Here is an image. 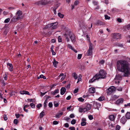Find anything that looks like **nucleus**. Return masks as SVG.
<instances>
[{"label":"nucleus","instance_id":"c85d7f7f","mask_svg":"<svg viewBox=\"0 0 130 130\" xmlns=\"http://www.w3.org/2000/svg\"><path fill=\"white\" fill-rule=\"evenodd\" d=\"M83 111L85 112V111H84V108H82L80 107L79 108V112L82 113Z\"/></svg>","mask_w":130,"mask_h":130},{"label":"nucleus","instance_id":"69168bd1","mask_svg":"<svg viewBox=\"0 0 130 130\" xmlns=\"http://www.w3.org/2000/svg\"><path fill=\"white\" fill-rule=\"evenodd\" d=\"M93 3L94 5H96L98 4V3L95 1H94Z\"/></svg>","mask_w":130,"mask_h":130},{"label":"nucleus","instance_id":"49530a36","mask_svg":"<svg viewBox=\"0 0 130 130\" xmlns=\"http://www.w3.org/2000/svg\"><path fill=\"white\" fill-rule=\"evenodd\" d=\"M68 47L70 49L72 50L73 47H72V46H71L70 44H68L67 45Z\"/></svg>","mask_w":130,"mask_h":130},{"label":"nucleus","instance_id":"13d9d810","mask_svg":"<svg viewBox=\"0 0 130 130\" xmlns=\"http://www.w3.org/2000/svg\"><path fill=\"white\" fill-rule=\"evenodd\" d=\"M78 90V88L75 89L74 91V93H76L77 92Z\"/></svg>","mask_w":130,"mask_h":130},{"label":"nucleus","instance_id":"f8f14e48","mask_svg":"<svg viewBox=\"0 0 130 130\" xmlns=\"http://www.w3.org/2000/svg\"><path fill=\"white\" fill-rule=\"evenodd\" d=\"M120 35L119 34L115 33L113 35V38L114 39H118L120 38Z\"/></svg>","mask_w":130,"mask_h":130},{"label":"nucleus","instance_id":"b1692460","mask_svg":"<svg viewBox=\"0 0 130 130\" xmlns=\"http://www.w3.org/2000/svg\"><path fill=\"white\" fill-rule=\"evenodd\" d=\"M126 118V119H130V112H127L125 115Z\"/></svg>","mask_w":130,"mask_h":130},{"label":"nucleus","instance_id":"79ce46f5","mask_svg":"<svg viewBox=\"0 0 130 130\" xmlns=\"http://www.w3.org/2000/svg\"><path fill=\"white\" fill-rule=\"evenodd\" d=\"M79 3V1H76L74 2V5L75 6H76Z\"/></svg>","mask_w":130,"mask_h":130},{"label":"nucleus","instance_id":"864d4df0","mask_svg":"<svg viewBox=\"0 0 130 130\" xmlns=\"http://www.w3.org/2000/svg\"><path fill=\"white\" fill-rule=\"evenodd\" d=\"M53 123L54 125H57L58 124V122L56 121H54L53 122Z\"/></svg>","mask_w":130,"mask_h":130},{"label":"nucleus","instance_id":"9b49d317","mask_svg":"<svg viewBox=\"0 0 130 130\" xmlns=\"http://www.w3.org/2000/svg\"><path fill=\"white\" fill-rule=\"evenodd\" d=\"M48 2L44 0H43L41 1H40L39 2V3L41 5H45L47 4Z\"/></svg>","mask_w":130,"mask_h":130},{"label":"nucleus","instance_id":"603ef678","mask_svg":"<svg viewBox=\"0 0 130 130\" xmlns=\"http://www.w3.org/2000/svg\"><path fill=\"white\" fill-rule=\"evenodd\" d=\"M120 128V126L119 125H117L116 127V130H119Z\"/></svg>","mask_w":130,"mask_h":130},{"label":"nucleus","instance_id":"423d86ee","mask_svg":"<svg viewBox=\"0 0 130 130\" xmlns=\"http://www.w3.org/2000/svg\"><path fill=\"white\" fill-rule=\"evenodd\" d=\"M116 88L115 87L113 86H111L108 89L107 91V94L108 95H110L113 93L115 90Z\"/></svg>","mask_w":130,"mask_h":130},{"label":"nucleus","instance_id":"3c124183","mask_svg":"<svg viewBox=\"0 0 130 130\" xmlns=\"http://www.w3.org/2000/svg\"><path fill=\"white\" fill-rule=\"evenodd\" d=\"M14 123L16 124H17L18 123V120L17 119H14L13 121Z\"/></svg>","mask_w":130,"mask_h":130},{"label":"nucleus","instance_id":"f3484780","mask_svg":"<svg viewBox=\"0 0 130 130\" xmlns=\"http://www.w3.org/2000/svg\"><path fill=\"white\" fill-rule=\"evenodd\" d=\"M89 91L90 93H94L95 92V88L93 87L90 88L89 89Z\"/></svg>","mask_w":130,"mask_h":130},{"label":"nucleus","instance_id":"8fccbe9b","mask_svg":"<svg viewBox=\"0 0 130 130\" xmlns=\"http://www.w3.org/2000/svg\"><path fill=\"white\" fill-rule=\"evenodd\" d=\"M86 122H82L81 123V125L82 126H83L86 125Z\"/></svg>","mask_w":130,"mask_h":130},{"label":"nucleus","instance_id":"9d476101","mask_svg":"<svg viewBox=\"0 0 130 130\" xmlns=\"http://www.w3.org/2000/svg\"><path fill=\"white\" fill-rule=\"evenodd\" d=\"M91 108L90 105L89 104H87L85 108H84V110L85 111L89 110Z\"/></svg>","mask_w":130,"mask_h":130},{"label":"nucleus","instance_id":"4468645a","mask_svg":"<svg viewBox=\"0 0 130 130\" xmlns=\"http://www.w3.org/2000/svg\"><path fill=\"white\" fill-rule=\"evenodd\" d=\"M66 91V89L64 87H62L60 89V94L61 95H63Z\"/></svg>","mask_w":130,"mask_h":130},{"label":"nucleus","instance_id":"4be33fe9","mask_svg":"<svg viewBox=\"0 0 130 130\" xmlns=\"http://www.w3.org/2000/svg\"><path fill=\"white\" fill-rule=\"evenodd\" d=\"M110 120L111 121H113L115 120V117L113 115H111L109 117Z\"/></svg>","mask_w":130,"mask_h":130},{"label":"nucleus","instance_id":"bf43d9fd","mask_svg":"<svg viewBox=\"0 0 130 130\" xmlns=\"http://www.w3.org/2000/svg\"><path fill=\"white\" fill-rule=\"evenodd\" d=\"M71 98V96L69 95L66 98V99L67 100H69Z\"/></svg>","mask_w":130,"mask_h":130},{"label":"nucleus","instance_id":"a19ab883","mask_svg":"<svg viewBox=\"0 0 130 130\" xmlns=\"http://www.w3.org/2000/svg\"><path fill=\"white\" fill-rule=\"evenodd\" d=\"M58 41L59 42H61L62 41V38L60 36H59L58 37Z\"/></svg>","mask_w":130,"mask_h":130},{"label":"nucleus","instance_id":"c756f323","mask_svg":"<svg viewBox=\"0 0 130 130\" xmlns=\"http://www.w3.org/2000/svg\"><path fill=\"white\" fill-rule=\"evenodd\" d=\"M104 99V97L101 96L98 99V100L100 101H101L103 100Z\"/></svg>","mask_w":130,"mask_h":130},{"label":"nucleus","instance_id":"680f3d73","mask_svg":"<svg viewBox=\"0 0 130 130\" xmlns=\"http://www.w3.org/2000/svg\"><path fill=\"white\" fill-rule=\"evenodd\" d=\"M42 106V104H38L37 106L36 107L38 108H39L40 107Z\"/></svg>","mask_w":130,"mask_h":130},{"label":"nucleus","instance_id":"f704fd0d","mask_svg":"<svg viewBox=\"0 0 130 130\" xmlns=\"http://www.w3.org/2000/svg\"><path fill=\"white\" fill-rule=\"evenodd\" d=\"M118 96L116 95H114L112 97V100H115L118 98Z\"/></svg>","mask_w":130,"mask_h":130},{"label":"nucleus","instance_id":"412c9836","mask_svg":"<svg viewBox=\"0 0 130 130\" xmlns=\"http://www.w3.org/2000/svg\"><path fill=\"white\" fill-rule=\"evenodd\" d=\"M126 121V120L124 117H122L121 120V122L123 124H124Z\"/></svg>","mask_w":130,"mask_h":130},{"label":"nucleus","instance_id":"6ab92c4d","mask_svg":"<svg viewBox=\"0 0 130 130\" xmlns=\"http://www.w3.org/2000/svg\"><path fill=\"white\" fill-rule=\"evenodd\" d=\"M96 25H103L104 24L102 22L100 21H98L94 23Z\"/></svg>","mask_w":130,"mask_h":130},{"label":"nucleus","instance_id":"0e129e2a","mask_svg":"<svg viewBox=\"0 0 130 130\" xmlns=\"http://www.w3.org/2000/svg\"><path fill=\"white\" fill-rule=\"evenodd\" d=\"M86 119L83 118L81 119V121L82 122H86Z\"/></svg>","mask_w":130,"mask_h":130},{"label":"nucleus","instance_id":"2f4dec72","mask_svg":"<svg viewBox=\"0 0 130 130\" xmlns=\"http://www.w3.org/2000/svg\"><path fill=\"white\" fill-rule=\"evenodd\" d=\"M84 25L85 24H84L83 22L82 23L80 22L79 24V27L80 28H81L83 26H84Z\"/></svg>","mask_w":130,"mask_h":130},{"label":"nucleus","instance_id":"6e6552de","mask_svg":"<svg viewBox=\"0 0 130 130\" xmlns=\"http://www.w3.org/2000/svg\"><path fill=\"white\" fill-rule=\"evenodd\" d=\"M93 106L95 109L99 108L101 105L100 103L95 101L93 102Z\"/></svg>","mask_w":130,"mask_h":130},{"label":"nucleus","instance_id":"cd10ccee","mask_svg":"<svg viewBox=\"0 0 130 130\" xmlns=\"http://www.w3.org/2000/svg\"><path fill=\"white\" fill-rule=\"evenodd\" d=\"M74 78L75 79H76L77 78V74L75 73H73L72 74Z\"/></svg>","mask_w":130,"mask_h":130},{"label":"nucleus","instance_id":"bb28decb","mask_svg":"<svg viewBox=\"0 0 130 130\" xmlns=\"http://www.w3.org/2000/svg\"><path fill=\"white\" fill-rule=\"evenodd\" d=\"M44 112L43 111H42L40 113V118H42L44 116Z\"/></svg>","mask_w":130,"mask_h":130},{"label":"nucleus","instance_id":"a878e982","mask_svg":"<svg viewBox=\"0 0 130 130\" xmlns=\"http://www.w3.org/2000/svg\"><path fill=\"white\" fill-rule=\"evenodd\" d=\"M47 99H46L44 102V108H45L47 106Z\"/></svg>","mask_w":130,"mask_h":130},{"label":"nucleus","instance_id":"e2e57ef3","mask_svg":"<svg viewBox=\"0 0 130 130\" xmlns=\"http://www.w3.org/2000/svg\"><path fill=\"white\" fill-rule=\"evenodd\" d=\"M117 90L118 91H122V88L121 87H119L117 89Z\"/></svg>","mask_w":130,"mask_h":130},{"label":"nucleus","instance_id":"72a5a7b5","mask_svg":"<svg viewBox=\"0 0 130 130\" xmlns=\"http://www.w3.org/2000/svg\"><path fill=\"white\" fill-rule=\"evenodd\" d=\"M78 100L79 101L83 102L84 101V99H83L82 97L79 98L78 99Z\"/></svg>","mask_w":130,"mask_h":130},{"label":"nucleus","instance_id":"4c0bfd02","mask_svg":"<svg viewBox=\"0 0 130 130\" xmlns=\"http://www.w3.org/2000/svg\"><path fill=\"white\" fill-rule=\"evenodd\" d=\"M58 7V6H57V7H54V8L53 11L54 12L55 14H56V9Z\"/></svg>","mask_w":130,"mask_h":130},{"label":"nucleus","instance_id":"0eeeda50","mask_svg":"<svg viewBox=\"0 0 130 130\" xmlns=\"http://www.w3.org/2000/svg\"><path fill=\"white\" fill-rule=\"evenodd\" d=\"M22 15V12L20 10H18L15 16L19 20L23 18V16Z\"/></svg>","mask_w":130,"mask_h":130},{"label":"nucleus","instance_id":"39448f33","mask_svg":"<svg viewBox=\"0 0 130 130\" xmlns=\"http://www.w3.org/2000/svg\"><path fill=\"white\" fill-rule=\"evenodd\" d=\"M92 45V44L91 43H90L88 51H87L86 54V56H91L92 55V50L93 49Z\"/></svg>","mask_w":130,"mask_h":130},{"label":"nucleus","instance_id":"c03bdc74","mask_svg":"<svg viewBox=\"0 0 130 130\" xmlns=\"http://www.w3.org/2000/svg\"><path fill=\"white\" fill-rule=\"evenodd\" d=\"M88 118L89 120H91L93 119V117L91 115H89L88 116Z\"/></svg>","mask_w":130,"mask_h":130},{"label":"nucleus","instance_id":"393cba45","mask_svg":"<svg viewBox=\"0 0 130 130\" xmlns=\"http://www.w3.org/2000/svg\"><path fill=\"white\" fill-rule=\"evenodd\" d=\"M59 90L57 89L54 92H51V93L53 95H54L55 94L58 93L59 92Z\"/></svg>","mask_w":130,"mask_h":130},{"label":"nucleus","instance_id":"c9c22d12","mask_svg":"<svg viewBox=\"0 0 130 130\" xmlns=\"http://www.w3.org/2000/svg\"><path fill=\"white\" fill-rule=\"evenodd\" d=\"M70 119V118L67 117H65L64 118V120H66L67 122H69Z\"/></svg>","mask_w":130,"mask_h":130},{"label":"nucleus","instance_id":"09e8293b","mask_svg":"<svg viewBox=\"0 0 130 130\" xmlns=\"http://www.w3.org/2000/svg\"><path fill=\"white\" fill-rule=\"evenodd\" d=\"M82 56V54H78V55L77 59H80Z\"/></svg>","mask_w":130,"mask_h":130},{"label":"nucleus","instance_id":"aec40b11","mask_svg":"<svg viewBox=\"0 0 130 130\" xmlns=\"http://www.w3.org/2000/svg\"><path fill=\"white\" fill-rule=\"evenodd\" d=\"M62 114V112H60L56 115V117L57 118H59L61 116Z\"/></svg>","mask_w":130,"mask_h":130},{"label":"nucleus","instance_id":"052dcab7","mask_svg":"<svg viewBox=\"0 0 130 130\" xmlns=\"http://www.w3.org/2000/svg\"><path fill=\"white\" fill-rule=\"evenodd\" d=\"M64 126L66 127H69V125L67 123H66L64 124Z\"/></svg>","mask_w":130,"mask_h":130},{"label":"nucleus","instance_id":"7ed1b4c3","mask_svg":"<svg viewBox=\"0 0 130 130\" xmlns=\"http://www.w3.org/2000/svg\"><path fill=\"white\" fill-rule=\"evenodd\" d=\"M65 36L66 39L67 40V42H69V37L73 43H74L76 41L75 36L74 34L71 33H70L69 34H65Z\"/></svg>","mask_w":130,"mask_h":130},{"label":"nucleus","instance_id":"ddd939ff","mask_svg":"<svg viewBox=\"0 0 130 130\" xmlns=\"http://www.w3.org/2000/svg\"><path fill=\"white\" fill-rule=\"evenodd\" d=\"M123 102V99L122 98H121L117 100L116 103L117 104L119 105L120 104L122 103Z\"/></svg>","mask_w":130,"mask_h":130},{"label":"nucleus","instance_id":"1a4fd4ad","mask_svg":"<svg viewBox=\"0 0 130 130\" xmlns=\"http://www.w3.org/2000/svg\"><path fill=\"white\" fill-rule=\"evenodd\" d=\"M96 80H98V79L96 77V75H95L93 78L89 80V82L90 83H91L94 82Z\"/></svg>","mask_w":130,"mask_h":130},{"label":"nucleus","instance_id":"f257e3e1","mask_svg":"<svg viewBox=\"0 0 130 130\" xmlns=\"http://www.w3.org/2000/svg\"><path fill=\"white\" fill-rule=\"evenodd\" d=\"M116 67L117 70L122 73L121 75L117 74L115 79L116 84L119 83L120 80L122 79V77H128L129 74V63L127 60H120L117 62Z\"/></svg>","mask_w":130,"mask_h":130},{"label":"nucleus","instance_id":"5701e85b","mask_svg":"<svg viewBox=\"0 0 130 130\" xmlns=\"http://www.w3.org/2000/svg\"><path fill=\"white\" fill-rule=\"evenodd\" d=\"M58 62L56 61L55 59H54V61L53 62V64L54 66L55 67H56L57 66V65L58 64Z\"/></svg>","mask_w":130,"mask_h":130},{"label":"nucleus","instance_id":"e433bc0d","mask_svg":"<svg viewBox=\"0 0 130 130\" xmlns=\"http://www.w3.org/2000/svg\"><path fill=\"white\" fill-rule=\"evenodd\" d=\"M76 122V120L75 119H73L71 122V123L72 124H74Z\"/></svg>","mask_w":130,"mask_h":130},{"label":"nucleus","instance_id":"58836bf2","mask_svg":"<svg viewBox=\"0 0 130 130\" xmlns=\"http://www.w3.org/2000/svg\"><path fill=\"white\" fill-rule=\"evenodd\" d=\"M10 20V19L9 18H8L6 19L5 21L4 22L5 23H7Z\"/></svg>","mask_w":130,"mask_h":130},{"label":"nucleus","instance_id":"ea45409f","mask_svg":"<svg viewBox=\"0 0 130 130\" xmlns=\"http://www.w3.org/2000/svg\"><path fill=\"white\" fill-rule=\"evenodd\" d=\"M4 80H6L7 79V74L5 73L4 75Z\"/></svg>","mask_w":130,"mask_h":130},{"label":"nucleus","instance_id":"6e6d98bb","mask_svg":"<svg viewBox=\"0 0 130 130\" xmlns=\"http://www.w3.org/2000/svg\"><path fill=\"white\" fill-rule=\"evenodd\" d=\"M69 117L70 118H73L75 117V116L74 114L72 113L70 115Z\"/></svg>","mask_w":130,"mask_h":130},{"label":"nucleus","instance_id":"de8ad7c7","mask_svg":"<svg viewBox=\"0 0 130 130\" xmlns=\"http://www.w3.org/2000/svg\"><path fill=\"white\" fill-rule=\"evenodd\" d=\"M4 119L5 121H6L7 119V116L5 114L3 116Z\"/></svg>","mask_w":130,"mask_h":130},{"label":"nucleus","instance_id":"7c9ffc66","mask_svg":"<svg viewBox=\"0 0 130 130\" xmlns=\"http://www.w3.org/2000/svg\"><path fill=\"white\" fill-rule=\"evenodd\" d=\"M105 62L104 60H102L99 62V64H103Z\"/></svg>","mask_w":130,"mask_h":130},{"label":"nucleus","instance_id":"774afa93","mask_svg":"<svg viewBox=\"0 0 130 130\" xmlns=\"http://www.w3.org/2000/svg\"><path fill=\"white\" fill-rule=\"evenodd\" d=\"M69 129L71 130H75V129L74 127H70Z\"/></svg>","mask_w":130,"mask_h":130},{"label":"nucleus","instance_id":"dca6fc26","mask_svg":"<svg viewBox=\"0 0 130 130\" xmlns=\"http://www.w3.org/2000/svg\"><path fill=\"white\" fill-rule=\"evenodd\" d=\"M20 93L21 94H27L29 95L30 94L29 92L28 91H25V90L21 91H20Z\"/></svg>","mask_w":130,"mask_h":130},{"label":"nucleus","instance_id":"4d7b16f0","mask_svg":"<svg viewBox=\"0 0 130 130\" xmlns=\"http://www.w3.org/2000/svg\"><path fill=\"white\" fill-rule=\"evenodd\" d=\"M58 105V104L56 102H54V106L55 107H57Z\"/></svg>","mask_w":130,"mask_h":130},{"label":"nucleus","instance_id":"20e7f679","mask_svg":"<svg viewBox=\"0 0 130 130\" xmlns=\"http://www.w3.org/2000/svg\"><path fill=\"white\" fill-rule=\"evenodd\" d=\"M57 23H56V22L48 24L45 27V29H47L51 27L52 29H54L57 28Z\"/></svg>","mask_w":130,"mask_h":130},{"label":"nucleus","instance_id":"37998d69","mask_svg":"<svg viewBox=\"0 0 130 130\" xmlns=\"http://www.w3.org/2000/svg\"><path fill=\"white\" fill-rule=\"evenodd\" d=\"M30 105L31 107L32 108H34L35 107V105L33 103H31L30 104Z\"/></svg>","mask_w":130,"mask_h":130},{"label":"nucleus","instance_id":"a211bd4d","mask_svg":"<svg viewBox=\"0 0 130 130\" xmlns=\"http://www.w3.org/2000/svg\"><path fill=\"white\" fill-rule=\"evenodd\" d=\"M19 20L15 16H14L13 18H12L11 20V21L12 22L14 23L17 22L18 20Z\"/></svg>","mask_w":130,"mask_h":130},{"label":"nucleus","instance_id":"338daca9","mask_svg":"<svg viewBox=\"0 0 130 130\" xmlns=\"http://www.w3.org/2000/svg\"><path fill=\"white\" fill-rule=\"evenodd\" d=\"M117 21L118 22L120 23L122 22V20L120 18H118L117 19Z\"/></svg>","mask_w":130,"mask_h":130},{"label":"nucleus","instance_id":"473e14b6","mask_svg":"<svg viewBox=\"0 0 130 130\" xmlns=\"http://www.w3.org/2000/svg\"><path fill=\"white\" fill-rule=\"evenodd\" d=\"M58 15L60 18H62L64 17V15L61 14L60 13H58Z\"/></svg>","mask_w":130,"mask_h":130},{"label":"nucleus","instance_id":"2eb2a0df","mask_svg":"<svg viewBox=\"0 0 130 130\" xmlns=\"http://www.w3.org/2000/svg\"><path fill=\"white\" fill-rule=\"evenodd\" d=\"M7 65L8 66H9V68L8 67L9 69L11 71H12L13 70V67L12 64L9 63H7Z\"/></svg>","mask_w":130,"mask_h":130},{"label":"nucleus","instance_id":"f03ea898","mask_svg":"<svg viewBox=\"0 0 130 130\" xmlns=\"http://www.w3.org/2000/svg\"><path fill=\"white\" fill-rule=\"evenodd\" d=\"M106 73L105 71L102 69H101L99 73L95 74L98 79L100 78H106Z\"/></svg>","mask_w":130,"mask_h":130},{"label":"nucleus","instance_id":"a18cd8bd","mask_svg":"<svg viewBox=\"0 0 130 130\" xmlns=\"http://www.w3.org/2000/svg\"><path fill=\"white\" fill-rule=\"evenodd\" d=\"M105 17L106 20H109L110 19V17L108 16L107 15H105Z\"/></svg>","mask_w":130,"mask_h":130},{"label":"nucleus","instance_id":"5fc2aeb1","mask_svg":"<svg viewBox=\"0 0 130 130\" xmlns=\"http://www.w3.org/2000/svg\"><path fill=\"white\" fill-rule=\"evenodd\" d=\"M48 105L49 107H50L51 108L53 106V104L52 102H50L48 103Z\"/></svg>","mask_w":130,"mask_h":130}]
</instances>
